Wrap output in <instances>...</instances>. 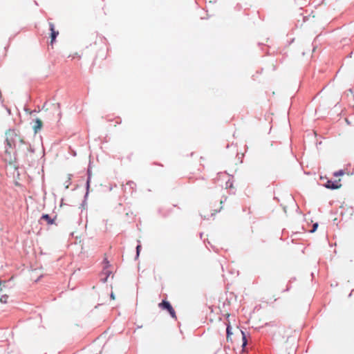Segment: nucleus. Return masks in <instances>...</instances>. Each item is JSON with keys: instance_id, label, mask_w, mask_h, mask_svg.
Wrapping results in <instances>:
<instances>
[{"instance_id": "obj_11", "label": "nucleus", "mask_w": 354, "mask_h": 354, "mask_svg": "<svg viewBox=\"0 0 354 354\" xmlns=\"http://www.w3.org/2000/svg\"><path fill=\"white\" fill-rule=\"evenodd\" d=\"M128 185H129L132 188V189H133L134 187L133 186H135V183L132 181L127 183L124 188L125 191L127 189V186H128Z\"/></svg>"}, {"instance_id": "obj_3", "label": "nucleus", "mask_w": 354, "mask_h": 354, "mask_svg": "<svg viewBox=\"0 0 354 354\" xmlns=\"http://www.w3.org/2000/svg\"><path fill=\"white\" fill-rule=\"evenodd\" d=\"M10 290L6 286V282L0 281V302L6 304L9 298Z\"/></svg>"}, {"instance_id": "obj_9", "label": "nucleus", "mask_w": 354, "mask_h": 354, "mask_svg": "<svg viewBox=\"0 0 354 354\" xmlns=\"http://www.w3.org/2000/svg\"><path fill=\"white\" fill-rule=\"evenodd\" d=\"M41 220L46 221L47 224L52 225L54 223V218H51L48 214H43L41 217Z\"/></svg>"}, {"instance_id": "obj_13", "label": "nucleus", "mask_w": 354, "mask_h": 354, "mask_svg": "<svg viewBox=\"0 0 354 354\" xmlns=\"http://www.w3.org/2000/svg\"><path fill=\"white\" fill-rule=\"evenodd\" d=\"M334 175H335V176H342V175H344V171H343L342 170H340V171H339L335 172V173L334 174Z\"/></svg>"}, {"instance_id": "obj_1", "label": "nucleus", "mask_w": 354, "mask_h": 354, "mask_svg": "<svg viewBox=\"0 0 354 354\" xmlns=\"http://www.w3.org/2000/svg\"><path fill=\"white\" fill-rule=\"evenodd\" d=\"M6 142L8 148L6 149V155L8 156L9 162H12L11 153L8 151L9 149H15L20 147L25 144L24 138L21 136L19 131L16 129H8L6 132Z\"/></svg>"}, {"instance_id": "obj_10", "label": "nucleus", "mask_w": 354, "mask_h": 354, "mask_svg": "<svg viewBox=\"0 0 354 354\" xmlns=\"http://www.w3.org/2000/svg\"><path fill=\"white\" fill-rule=\"evenodd\" d=\"M241 334H242V339H243V347H244L246 344H247V339H246V337L245 335V333L243 332V331H241Z\"/></svg>"}, {"instance_id": "obj_14", "label": "nucleus", "mask_w": 354, "mask_h": 354, "mask_svg": "<svg viewBox=\"0 0 354 354\" xmlns=\"http://www.w3.org/2000/svg\"><path fill=\"white\" fill-rule=\"evenodd\" d=\"M318 227V224L317 223H315L313 226V229L310 230V232H314L316 231L317 228Z\"/></svg>"}, {"instance_id": "obj_16", "label": "nucleus", "mask_w": 354, "mask_h": 354, "mask_svg": "<svg viewBox=\"0 0 354 354\" xmlns=\"http://www.w3.org/2000/svg\"><path fill=\"white\" fill-rule=\"evenodd\" d=\"M141 248V245H138L136 247V250H137V254L138 255L139 254V252H140V250Z\"/></svg>"}, {"instance_id": "obj_7", "label": "nucleus", "mask_w": 354, "mask_h": 354, "mask_svg": "<svg viewBox=\"0 0 354 354\" xmlns=\"http://www.w3.org/2000/svg\"><path fill=\"white\" fill-rule=\"evenodd\" d=\"M50 30L51 31V43L54 41V40L56 39L57 36L59 35V32L56 31L55 30V26L53 23H49Z\"/></svg>"}, {"instance_id": "obj_6", "label": "nucleus", "mask_w": 354, "mask_h": 354, "mask_svg": "<svg viewBox=\"0 0 354 354\" xmlns=\"http://www.w3.org/2000/svg\"><path fill=\"white\" fill-rule=\"evenodd\" d=\"M43 122L39 118H37L34 121L32 129L35 133H38L42 128Z\"/></svg>"}, {"instance_id": "obj_5", "label": "nucleus", "mask_w": 354, "mask_h": 354, "mask_svg": "<svg viewBox=\"0 0 354 354\" xmlns=\"http://www.w3.org/2000/svg\"><path fill=\"white\" fill-rule=\"evenodd\" d=\"M325 187L328 189H337L342 187V184L340 183V179L335 181H332L328 180L325 184Z\"/></svg>"}, {"instance_id": "obj_15", "label": "nucleus", "mask_w": 354, "mask_h": 354, "mask_svg": "<svg viewBox=\"0 0 354 354\" xmlns=\"http://www.w3.org/2000/svg\"><path fill=\"white\" fill-rule=\"evenodd\" d=\"M104 274L107 275L106 277L104 279V281H106L107 280V278H108L109 275L111 274V272L109 270H106V269L104 270Z\"/></svg>"}, {"instance_id": "obj_8", "label": "nucleus", "mask_w": 354, "mask_h": 354, "mask_svg": "<svg viewBox=\"0 0 354 354\" xmlns=\"http://www.w3.org/2000/svg\"><path fill=\"white\" fill-rule=\"evenodd\" d=\"M292 331L290 330H283L282 333V337L284 339V342H288L289 340V338L292 337Z\"/></svg>"}, {"instance_id": "obj_12", "label": "nucleus", "mask_w": 354, "mask_h": 354, "mask_svg": "<svg viewBox=\"0 0 354 354\" xmlns=\"http://www.w3.org/2000/svg\"><path fill=\"white\" fill-rule=\"evenodd\" d=\"M230 330H231L230 326H227V340L229 339V337L232 334Z\"/></svg>"}, {"instance_id": "obj_17", "label": "nucleus", "mask_w": 354, "mask_h": 354, "mask_svg": "<svg viewBox=\"0 0 354 354\" xmlns=\"http://www.w3.org/2000/svg\"><path fill=\"white\" fill-rule=\"evenodd\" d=\"M111 298H112L113 299H115V297H114V295H113V293H111Z\"/></svg>"}, {"instance_id": "obj_4", "label": "nucleus", "mask_w": 354, "mask_h": 354, "mask_svg": "<svg viewBox=\"0 0 354 354\" xmlns=\"http://www.w3.org/2000/svg\"><path fill=\"white\" fill-rule=\"evenodd\" d=\"M158 306L162 309L167 310L173 318H176L175 310L169 301L163 300L158 304Z\"/></svg>"}, {"instance_id": "obj_2", "label": "nucleus", "mask_w": 354, "mask_h": 354, "mask_svg": "<svg viewBox=\"0 0 354 354\" xmlns=\"http://www.w3.org/2000/svg\"><path fill=\"white\" fill-rule=\"evenodd\" d=\"M46 112H48L47 118L49 120L57 119L59 120L62 118V111L60 108V104H52L49 108H46L45 109Z\"/></svg>"}]
</instances>
